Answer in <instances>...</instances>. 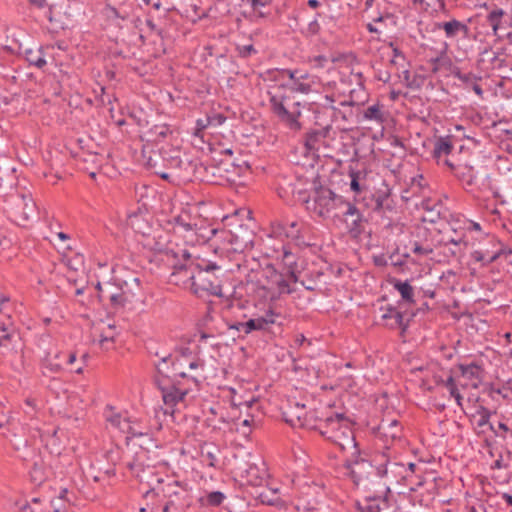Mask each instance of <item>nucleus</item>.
<instances>
[{"instance_id":"obj_49","label":"nucleus","mask_w":512,"mask_h":512,"mask_svg":"<svg viewBox=\"0 0 512 512\" xmlns=\"http://www.w3.org/2000/svg\"><path fill=\"white\" fill-rule=\"evenodd\" d=\"M127 469L132 473V475L142 481V473H145L146 470H151L149 466H145L143 462L139 461L138 455L126 464Z\"/></svg>"},{"instance_id":"obj_59","label":"nucleus","mask_w":512,"mask_h":512,"mask_svg":"<svg viewBox=\"0 0 512 512\" xmlns=\"http://www.w3.org/2000/svg\"><path fill=\"white\" fill-rule=\"evenodd\" d=\"M126 427L122 428V431L129 435L128 438H137L148 435V430L144 431L138 429L135 424H133L129 419H124Z\"/></svg>"},{"instance_id":"obj_11","label":"nucleus","mask_w":512,"mask_h":512,"mask_svg":"<svg viewBox=\"0 0 512 512\" xmlns=\"http://www.w3.org/2000/svg\"><path fill=\"white\" fill-rule=\"evenodd\" d=\"M416 316V312H409L408 309L401 311L400 313H395L394 315H389L386 317H381L382 325L389 330H399L400 336L404 337L410 327L411 322Z\"/></svg>"},{"instance_id":"obj_18","label":"nucleus","mask_w":512,"mask_h":512,"mask_svg":"<svg viewBox=\"0 0 512 512\" xmlns=\"http://www.w3.org/2000/svg\"><path fill=\"white\" fill-rule=\"evenodd\" d=\"M159 259L172 269L182 262V259L189 257L191 254L187 249L180 247L178 244L170 242Z\"/></svg>"},{"instance_id":"obj_46","label":"nucleus","mask_w":512,"mask_h":512,"mask_svg":"<svg viewBox=\"0 0 512 512\" xmlns=\"http://www.w3.org/2000/svg\"><path fill=\"white\" fill-rule=\"evenodd\" d=\"M437 384H443L450 392V395L455 399L458 406H462L463 397L459 393L454 377L450 375L445 381L441 378L436 380Z\"/></svg>"},{"instance_id":"obj_39","label":"nucleus","mask_w":512,"mask_h":512,"mask_svg":"<svg viewBox=\"0 0 512 512\" xmlns=\"http://www.w3.org/2000/svg\"><path fill=\"white\" fill-rule=\"evenodd\" d=\"M64 353H56L54 357H50L49 354H47L41 361V369L44 375H47V372H50L52 374H57L62 370V365L59 362L61 356H64Z\"/></svg>"},{"instance_id":"obj_25","label":"nucleus","mask_w":512,"mask_h":512,"mask_svg":"<svg viewBox=\"0 0 512 512\" xmlns=\"http://www.w3.org/2000/svg\"><path fill=\"white\" fill-rule=\"evenodd\" d=\"M49 48V46H39L35 49L27 48L23 51L25 60L29 63L30 66H35L39 69H43L47 64L45 59V50Z\"/></svg>"},{"instance_id":"obj_22","label":"nucleus","mask_w":512,"mask_h":512,"mask_svg":"<svg viewBox=\"0 0 512 512\" xmlns=\"http://www.w3.org/2000/svg\"><path fill=\"white\" fill-rule=\"evenodd\" d=\"M434 27L435 29L443 30L446 37L451 39L457 37L460 33L464 36L469 33V27L457 19H452L446 22H436Z\"/></svg>"},{"instance_id":"obj_38","label":"nucleus","mask_w":512,"mask_h":512,"mask_svg":"<svg viewBox=\"0 0 512 512\" xmlns=\"http://www.w3.org/2000/svg\"><path fill=\"white\" fill-rule=\"evenodd\" d=\"M454 176L459 179L464 185L471 187L476 183V174L474 168L468 165H457L453 172Z\"/></svg>"},{"instance_id":"obj_55","label":"nucleus","mask_w":512,"mask_h":512,"mask_svg":"<svg viewBox=\"0 0 512 512\" xmlns=\"http://www.w3.org/2000/svg\"><path fill=\"white\" fill-rule=\"evenodd\" d=\"M278 489H266L258 493L257 497L263 504L275 505L278 501Z\"/></svg>"},{"instance_id":"obj_37","label":"nucleus","mask_w":512,"mask_h":512,"mask_svg":"<svg viewBox=\"0 0 512 512\" xmlns=\"http://www.w3.org/2000/svg\"><path fill=\"white\" fill-rule=\"evenodd\" d=\"M171 241L167 240V235L160 233L159 235H155L152 238H147L144 247L153 251L156 255H162L166 247L170 244Z\"/></svg>"},{"instance_id":"obj_50","label":"nucleus","mask_w":512,"mask_h":512,"mask_svg":"<svg viewBox=\"0 0 512 512\" xmlns=\"http://www.w3.org/2000/svg\"><path fill=\"white\" fill-rule=\"evenodd\" d=\"M454 235L443 237L439 241L440 246L447 247L449 245L456 246V245H464V247H467L468 242L465 240V234H458L455 229H453Z\"/></svg>"},{"instance_id":"obj_21","label":"nucleus","mask_w":512,"mask_h":512,"mask_svg":"<svg viewBox=\"0 0 512 512\" xmlns=\"http://www.w3.org/2000/svg\"><path fill=\"white\" fill-rule=\"evenodd\" d=\"M349 176L351 178L350 189L356 194L355 201H358L357 196L360 197L369 188L366 183L368 171L366 169L354 170L349 167Z\"/></svg>"},{"instance_id":"obj_32","label":"nucleus","mask_w":512,"mask_h":512,"mask_svg":"<svg viewBox=\"0 0 512 512\" xmlns=\"http://www.w3.org/2000/svg\"><path fill=\"white\" fill-rule=\"evenodd\" d=\"M322 417V415H318V412L314 410L310 412H305L303 416L297 415L296 422L292 419L287 418H285V421L289 423L291 426H296V424L298 423V425L301 427H306L308 429L313 430V426L318 425Z\"/></svg>"},{"instance_id":"obj_6","label":"nucleus","mask_w":512,"mask_h":512,"mask_svg":"<svg viewBox=\"0 0 512 512\" xmlns=\"http://www.w3.org/2000/svg\"><path fill=\"white\" fill-rule=\"evenodd\" d=\"M333 219L343 224L346 232L353 239L359 238L366 229L368 219L356 206L355 202L348 201L343 209L333 214Z\"/></svg>"},{"instance_id":"obj_20","label":"nucleus","mask_w":512,"mask_h":512,"mask_svg":"<svg viewBox=\"0 0 512 512\" xmlns=\"http://www.w3.org/2000/svg\"><path fill=\"white\" fill-rule=\"evenodd\" d=\"M119 282V288H121V295L126 304L139 301L141 294V282L138 277L132 278L130 281L115 279Z\"/></svg>"},{"instance_id":"obj_7","label":"nucleus","mask_w":512,"mask_h":512,"mask_svg":"<svg viewBox=\"0 0 512 512\" xmlns=\"http://www.w3.org/2000/svg\"><path fill=\"white\" fill-rule=\"evenodd\" d=\"M305 228V223L301 220H274L270 224V235L281 240H290L299 246L305 243L303 236Z\"/></svg>"},{"instance_id":"obj_41","label":"nucleus","mask_w":512,"mask_h":512,"mask_svg":"<svg viewBox=\"0 0 512 512\" xmlns=\"http://www.w3.org/2000/svg\"><path fill=\"white\" fill-rule=\"evenodd\" d=\"M376 430L383 431L385 437H390L392 440H395L400 438L402 428L397 420H392L390 422L382 420Z\"/></svg>"},{"instance_id":"obj_14","label":"nucleus","mask_w":512,"mask_h":512,"mask_svg":"<svg viewBox=\"0 0 512 512\" xmlns=\"http://www.w3.org/2000/svg\"><path fill=\"white\" fill-rule=\"evenodd\" d=\"M333 96L325 95L322 98L321 101V109L323 114H327L329 119H323V123L329 124V128L331 129V126L334 122H338L339 120L347 121L349 116L352 115V110L349 109V114L346 113V111H342L341 109L335 107L333 105L334 103Z\"/></svg>"},{"instance_id":"obj_29","label":"nucleus","mask_w":512,"mask_h":512,"mask_svg":"<svg viewBox=\"0 0 512 512\" xmlns=\"http://www.w3.org/2000/svg\"><path fill=\"white\" fill-rule=\"evenodd\" d=\"M196 165L193 164V158H183L182 163L173 172V177L183 182H192Z\"/></svg>"},{"instance_id":"obj_28","label":"nucleus","mask_w":512,"mask_h":512,"mask_svg":"<svg viewBox=\"0 0 512 512\" xmlns=\"http://www.w3.org/2000/svg\"><path fill=\"white\" fill-rule=\"evenodd\" d=\"M17 184L15 168L9 165L0 166V193H8Z\"/></svg>"},{"instance_id":"obj_3","label":"nucleus","mask_w":512,"mask_h":512,"mask_svg":"<svg viewBox=\"0 0 512 512\" xmlns=\"http://www.w3.org/2000/svg\"><path fill=\"white\" fill-rule=\"evenodd\" d=\"M288 96L270 95L269 104L272 113L278 120L285 124L291 130H300L301 124L299 117L301 116L300 102H293L291 105L287 102Z\"/></svg>"},{"instance_id":"obj_16","label":"nucleus","mask_w":512,"mask_h":512,"mask_svg":"<svg viewBox=\"0 0 512 512\" xmlns=\"http://www.w3.org/2000/svg\"><path fill=\"white\" fill-rule=\"evenodd\" d=\"M360 197L362 201L382 200L395 202L392 197V189L383 178H380L378 183L372 189L369 187Z\"/></svg>"},{"instance_id":"obj_33","label":"nucleus","mask_w":512,"mask_h":512,"mask_svg":"<svg viewBox=\"0 0 512 512\" xmlns=\"http://www.w3.org/2000/svg\"><path fill=\"white\" fill-rule=\"evenodd\" d=\"M157 483L162 485L159 489L163 493L164 497L168 498V500H174L173 498L179 499L180 495L185 492V489L177 480L164 484V480L162 478H157Z\"/></svg>"},{"instance_id":"obj_26","label":"nucleus","mask_w":512,"mask_h":512,"mask_svg":"<svg viewBox=\"0 0 512 512\" xmlns=\"http://www.w3.org/2000/svg\"><path fill=\"white\" fill-rule=\"evenodd\" d=\"M390 283L400 293L401 300H399V302H401L402 305L415 304L416 301L414 299V288L410 284L409 280L402 281L400 279L393 278Z\"/></svg>"},{"instance_id":"obj_53","label":"nucleus","mask_w":512,"mask_h":512,"mask_svg":"<svg viewBox=\"0 0 512 512\" xmlns=\"http://www.w3.org/2000/svg\"><path fill=\"white\" fill-rule=\"evenodd\" d=\"M490 430L496 437L506 440L508 437L512 438V429L505 422H498V424L490 425Z\"/></svg>"},{"instance_id":"obj_24","label":"nucleus","mask_w":512,"mask_h":512,"mask_svg":"<svg viewBox=\"0 0 512 512\" xmlns=\"http://www.w3.org/2000/svg\"><path fill=\"white\" fill-rule=\"evenodd\" d=\"M172 134L170 126L167 124L154 125L143 133L141 136L142 140L146 142L158 143L167 138L168 135Z\"/></svg>"},{"instance_id":"obj_52","label":"nucleus","mask_w":512,"mask_h":512,"mask_svg":"<svg viewBox=\"0 0 512 512\" xmlns=\"http://www.w3.org/2000/svg\"><path fill=\"white\" fill-rule=\"evenodd\" d=\"M476 414L479 415V419L477 421L478 428H483L484 426H488L490 428V425H494L490 422L492 412L484 405L477 406Z\"/></svg>"},{"instance_id":"obj_4","label":"nucleus","mask_w":512,"mask_h":512,"mask_svg":"<svg viewBox=\"0 0 512 512\" xmlns=\"http://www.w3.org/2000/svg\"><path fill=\"white\" fill-rule=\"evenodd\" d=\"M5 202L7 217L17 225L25 226L36 215V204L28 195H10Z\"/></svg>"},{"instance_id":"obj_30","label":"nucleus","mask_w":512,"mask_h":512,"mask_svg":"<svg viewBox=\"0 0 512 512\" xmlns=\"http://www.w3.org/2000/svg\"><path fill=\"white\" fill-rule=\"evenodd\" d=\"M159 157L163 162V166L175 172L177 167L182 163L183 158L180 157V151L178 149L170 148L159 150Z\"/></svg>"},{"instance_id":"obj_31","label":"nucleus","mask_w":512,"mask_h":512,"mask_svg":"<svg viewBox=\"0 0 512 512\" xmlns=\"http://www.w3.org/2000/svg\"><path fill=\"white\" fill-rule=\"evenodd\" d=\"M29 470L30 480L35 485H41L46 479L45 465L40 455L34 454Z\"/></svg>"},{"instance_id":"obj_27","label":"nucleus","mask_w":512,"mask_h":512,"mask_svg":"<svg viewBox=\"0 0 512 512\" xmlns=\"http://www.w3.org/2000/svg\"><path fill=\"white\" fill-rule=\"evenodd\" d=\"M146 26L153 32L156 33V35L160 39L159 45L154 49V52L152 53L154 58H160L161 56L166 54V47L164 44V39L167 37V31L163 28L158 27V25L154 22L151 15L148 14L147 18L145 20Z\"/></svg>"},{"instance_id":"obj_51","label":"nucleus","mask_w":512,"mask_h":512,"mask_svg":"<svg viewBox=\"0 0 512 512\" xmlns=\"http://www.w3.org/2000/svg\"><path fill=\"white\" fill-rule=\"evenodd\" d=\"M267 329V320H263L260 317L252 318L244 322V333L250 334L253 331H261Z\"/></svg>"},{"instance_id":"obj_60","label":"nucleus","mask_w":512,"mask_h":512,"mask_svg":"<svg viewBox=\"0 0 512 512\" xmlns=\"http://www.w3.org/2000/svg\"><path fill=\"white\" fill-rule=\"evenodd\" d=\"M235 50L237 52V56L242 59H248L258 54V50L253 44L236 45Z\"/></svg>"},{"instance_id":"obj_61","label":"nucleus","mask_w":512,"mask_h":512,"mask_svg":"<svg viewBox=\"0 0 512 512\" xmlns=\"http://www.w3.org/2000/svg\"><path fill=\"white\" fill-rule=\"evenodd\" d=\"M411 251L418 256H428L433 253L434 249L429 244H421L418 241L411 242Z\"/></svg>"},{"instance_id":"obj_35","label":"nucleus","mask_w":512,"mask_h":512,"mask_svg":"<svg viewBox=\"0 0 512 512\" xmlns=\"http://www.w3.org/2000/svg\"><path fill=\"white\" fill-rule=\"evenodd\" d=\"M350 420L343 413H333L328 416V425L329 430H325L323 432V437L325 439H330V436H333L336 432H338L341 427H344L346 423Z\"/></svg>"},{"instance_id":"obj_44","label":"nucleus","mask_w":512,"mask_h":512,"mask_svg":"<svg viewBox=\"0 0 512 512\" xmlns=\"http://www.w3.org/2000/svg\"><path fill=\"white\" fill-rule=\"evenodd\" d=\"M506 15V12L495 6L494 9H492L489 14L487 15V22L492 27L493 34L497 35L498 30L501 26V20Z\"/></svg>"},{"instance_id":"obj_19","label":"nucleus","mask_w":512,"mask_h":512,"mask_svg":"<svg viewBox=\"0 0 512 512\" xmlns=\"http://www.w3.org/2000/svg\"><path fill=\"white\" fill-rule=\"evenodd\" d=\"M351 425L352 423L349 421L345 424L344 427H341L338 432L333 434V436H330V439H328L332 443L339 446L342 451L349 447H356L357 445V441L355 439L354 431Z\"/></svg>"},{"instance_id":"obj_15","label":"nucleus","mask_w":512,"mask_h":512,"mask_svg":"<svg viewBox=\"0 0 512 512\" xmlns=\"http://www.w3.org/2000/svg\"><path fill=\"white\" fill-rule=\"evenodd\" d=\"M196 257L190 255L189 257L182 259V262L172 268L171 273V281L178 285L180 282L183 284L190 283V288L192 289V282H195L196 278H191V273L195 274V271H189L188 266L190 264H195Z\"/></svg>"},{"instance_id":"obj_12","label":"nucleus","mask_w":512,"mask_h":512,"mask_svg":"<svg viewBox=\"0 0 512 512\" xmlns=\"http://www.w3.org/2000/svg\"><path fill=\"white\" fill-rule=\"evenodd\" d=\"M317 126L318 128L309 129L303 136L304 146L307 151H318L331 130L328 122L323 123L322 121H319V125Z\"/></svg>"},{"instance_id":"obj_57","label":"nucleus","mask_w":512,"mask_h":512,"mask_svg":"<svg viewBox=\"0 0 512 512\" xmlns=\"http://www.w3.org/2000/svg\"><path fill=\"white\" fill-rule=\"evenodd\" d=\"M446 50H447V44H444V50L441 52V54L435 58L430 59V63L432 65V72L437 73L442 67H446V61L449 60V58L446 56Z\"/></svg>"},{"instance_id":"obj_54","label":"nucleus","mask_w":512,"mask_h":512,"mask_svg":"<svg viewBox=\"0 0 512 512\" xmlns=\"http://www.w3.org/2000/svg\"><path fill=\"white\" fill-rule=\"evenodd\" d=\"M104 306L113 309L115 311H118L126 306L125 301L123 300V296L121 295V291L117 292L116 294H113L107 298V301Z\"/></svg>"},{"instance_id":"obj_34","label":"nucleus","mask_w":512,"mask_h":512,"mask_svg":"<svg viewBox=\"0 0 512 512\" xmlns=\"http://www.w3.org/2000/svg\"><path fill=\"white\" fill-rule=\"evenodd\" d=\"M453 148V143L450 137H439L435 141L432 155L437 160V163L440 164L442 156L449 155Z\"/></svg>"},{"instance_id":"obj_62","label":"nucleus","mask_w":512,"mask_h":512,"mask_svg":"<svg viewBox=\"0 0 512 512\" xmlns=\"http://www.w3.org/2000/svg\"><path fill=\"white\" fill-rule=\"evenodd\" d=\"M364 117L368 120L383 121V113L378 104L369 106L364 112Z\"/></svg>"},{"instance_id":"obj_42","label":"nucleus","mask_w":512,"mask_h":512,"mask_svg":"<svg viewBox=\"0 0 512 512\" xmlns=\"http://www.w3.org/2000/svg\"><path fill=\"white\" fill-rule=\"evenodd\" d=\"M79 160L86 164L84 169L89 170L90 168H95L97 170L102 166L104 157L97 152L83 151L79 155Z\"/></svg>"},{"instance_id":"obj_58","label":"nucleus","mask_w":512,"mask_h":512,"mask_svg":"<svg viewBox=\"0 0 512 512\" xmlns=\"http://www.w3.org/2000/svg\"><path fill=\"white\" fill-rule=\"evenodd\" d=\"M226 499V496L221 491H212L209 492L205 497V503L208 506L211 507H218L220 506L223 501Z\"/></svg>"},{"instance_id":"obj_2","label":"nucleus","mask_w":512,"mask_h":512,"mask_svg":"<svg viewBox=\"0 0 512 512\" xmlns=\"http://www.w3.org/2000/svg\"><path fill=\"white\" fill-rule=\"evenodd\" d=\"M188 270L195 271V274L191 273L190 276L191 278H196L195 282H192L193 294L197 297L210 295L224 297L221 280L216 274L217 271L221 270L220 266L212 261L196 257L195 264H190Z\"/></svg>"},{"instance_id":"obj_8","label":"nucleus","mask_w":512,"mask_h":512,"mask_svg":"<svg viewBox=\"0 0 512 512\" xmlns=\"http://www.w3.org/2000/svg\"><path fill=\"white\" fill-rule=\"evenodd\" d=\"M103 7L101 14L104 18L119 26V21H127L133 14L136 0H109Z\"/></svg>"},{"instance_id":"obj_45","label":"nucleus","mask_w":512,"mask_h":512,"mask_svg":"<svg viewBox=\"0 0 512 512\" xmlns=\"http://www.w3.org/2000/svg\"><path fill=\"white\" fill-rule=\"evenodd\" d=\"M46 16L50 22V31L53 33H58L60 30H65L68 28V24L61 19L60 15H56L54 9L52 7L48 8L46 12Z\"/></svg>"},{"instance_id":"obj_10","label":"nucleus","mask_w":512,"mask_h":512,"mask_svg":"<svg viewBox=\"0 0 512 512\" xmlns=\"http://www.w3.org/2000/svg\"><path fill=\"white\" fill-rule=\"evenodd\" d=\"M215 168L221 178L227 182L235 183L237 178H240L250 168L246 161L222 158L220 159Z\"/></svg>"},{"instance_id":"obj_63","label":"nucleus","mask_w":512,"mask_h":512,"mask_svg":"<svg viewBox=\"0 0 512 512\" xmlns=\"http://www.w3.org/2000/svg\"><path fill=\"white\" fill-rule=\"evenodd\" d=\"M173 223L176 226L182 227L185 231H191L195 226V224L190 222V216L188 214L175 216L173 218Z\"/></svg>"},{"instance_id":"obj_36","label":"nucleus","mask_w":512,"mask_h":512,"mask_svg":"<svg viewBox=\"0 0 512 512\" xmlns=\"http://www.w3.org/2000/svg\"><path fill=\"white\" fill-rule=\"evenodd\" d=\"M149 352L150 354L159 358V361L154 363V367L156 370L155 376L162 377L167 375V373H165L164 364L171 363V368L175 369V365L178 362V358L173 357L171 353L166 354L160 353L158 351L153 352L151 350Z\"/></svg>"},{"instance_id":"obj_23","label":"nucleus","mask_w":512,"mask_h":512,"mask_svg":"<svg viewBox=\"0 0 512 512\" xmlns=\"http://www.w3.org/2000/svg\"><path fill=\"white\" fill-rule=\"evenodd\" d=\"M364 205L371 209L373 212L386 217L391 221V214H396V202H388L382 200H367L363 201Z\"/></svg>"},{"instance_id":"obj_40","label":"nucleus","mask_w":512,"mask_h":512,"mask_svg":"<svg viewBox=\"0 0 512 512\" xmlns=\"http://www.w3.org/2000/svg\"><path fill=\"white\" fill-rule=\"evenodd\" d=\"M97 290V297L98 300L105 304L107 301V298L113 294H116L117 292L121 291V288H119V282H105L100 283L98 282L96 285Z\"/></svg>"},{"instance_id":"obj_13","label":"nucleus","mask_w":512,"mask_h":512,"mask_svg":"<svg viewBox=\"0 0 512 512\" xmlns=\"http://www.w3.org/2000/svg\"><path fill=\"white\" fill-rule=\"evenodd\" d=\"M487 239L489 244L493 247L499 246V248L497 250L479 249L471 253L472 259L476 262H481L482 266H488L506 252L504 245L494 235L487 236Z\"/></svg>"},{"instance_id":"obj_64","label":"nucleus","mask_w":512,"mask_h":512,"mask_svg":"<svg viewBox=\"0 0 512 512\" xmlns=\"http://www.w3.org/2000/svg\"><path fill=\"white\" fill-rule=\"evenodd\" d=\"M41 499L38 497H35L31 500L30 503H26L21 507L20 512H43L40 508Z\"/></svg>"},{"instance_id":"obj_9","label":"nucleus","mask_w":512,"mask_h":512,"mask_svg":"<svg viewBox=\"0 0 512 512\" xmlns=\"http://www.w3.org/2000/svg\"><path fill=\"white\" fill-rule=\"evenodd\" d=\"M165 379H167V375L154 376V384L161 391L164 404L172 408L184 400L190 389L188 387H178L176 384H167Z\"/></svg>"},{"instance_id":"obj_56","label":"nucleus","mask_w":512,"mask_h":512,"mask_svg":"<svg viewBox=\"0 0 512 512\" xmlns=\"http://www.w3.org/2000/svg\"><path fill=\"white\" fill-rule=\"evenodd\" d=\"M146 166L148 169L152 170V172L155 175L159 176L161 179L168 181V182H173V180L171 179V178H174L173 172L168 173L163 170H156V160L152 156L148 157V159L146 161Z\"/></svg>"},{"instance_id":"obj_47","label":"nucleus","mask_w":512,"mask_h":512,"mask_svg":"<svg viewBox=\"0 0 512 512\" xmlns=\"http://www.w3.org/2000/svg\"><path fill=\"white\" fill-rule=\"evenodd\" d=\"M279 88L288 89L291 92L308 94L311 91L312 86L310 83L293 79L287 83L281 84Z\"/></svg>"},{"instance_id":"obj_1","label":"nucleus","mask_w":512,"mask_h":512,"mask_svg":"<svg viewBox=\"0 0 512 512\" xmlns=\"http://www.w3.org/2000/svg\"><path fill=\"white\" fill-rule=\"evenodd\" d=\"M265 278L271 288H275L279 295L292 294L296 291L293 287L299 280L301 273L298 265V256L283 246V253L279 267L268 264L264 270Z\"/></svg>"},{"instance_id":"obj_48","label":"nucleus","mask_w":512,"mask_h":512,"mask_svg":"<svg viewBox=\"0 0 512 512\" xmlns=\"http://www.w3.org/2000/svg\"><path fill=\"white\" fill-rule=\"evenodd\" d=\"M15 336L16 332L12 324H0V346H8Z\"/></svg>"},{"instance_id":"obj_5","label":"nucleus","mask_w":512,"mask_h":512,"mask_svg":"<svg viewBox=\"0 0 512 512\" xmlns=\"http://www.w3.org/2000/svg\"><path fill=\"white\" fill-rule=\"evenodd\" d=\"M314 212L321 218H327L332 212H339L349 200L336 194L329 187L319 184L314 187Z\"/></svg>"},{"instance_id":"obj_17","label":"nucleus","mask_w":512,"mask_h":512,"mask_svg":"<svg viewBox=\"0 0 512 512\" xmlns=\"http://www.w3.org/2000/svg\"><path fill=\"white\" fill-rule=\"evenodd\" d=\"M354 452L351 454L349 458H347L343 467L349 471V476L353 480L355 484L361 480V476L353 469L355 465L368 464V466H372L371 462L367 459V453L365 451L360 450L359 444L357 443L356 447H352Z\"/></svg>"},{"instance_id":"obj_43","label":"nucleus","mask_w":512,"mask_h":512,"mask_svg":"<svg viewBox=\"0 0 512 512\" xmlns=\"http://www.w3.org/2000/svg\"><path fill=\"white\" fill-rule=\"evenodd\" d=\"M457 368L461 372V375L463 377H466L468 379H477L479 380L481 378V374L483 373V368L480 364L477 362H472L470 364H458Z\"/></svg>"}]
</instances>
